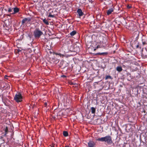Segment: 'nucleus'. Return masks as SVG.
Wrapping results in <instances>:
<instances>
[{"mask_svg":"<svg viewBox=\"0 0 147 147\" xmlns=\"http://www.w3.org/2000/svg\"><path fill=\"white\" fill-rule=\"evenodd\" d=\"M88 147H96L95 143L92 141L90 140L88 143Z\"/></svg>","mask_w":147,"mask_h":147,"instance_id":"obj_4","label":"nucleus"},{"mask_svg":"<svg viewBox=\"0 0 147 147\" xmlns=\"http://www.w3.org/2000/svg\"><path fill=\"white\" fill-rule=\"evenodd\" d=\"M49 17L53 18L54 17V16L52 15L50 13L49 16Z\"/></svg>","mask_w":147,"mask_h":147,"instance_id":"obj_20","label":"nucleus"},{"mask_svg":"<svg viewBox=\"0 0 147 147\" xmlns=\"http://www.w3.org/2000/svg\"><path fill=\"white\" fill-rule=\"evenodd\" d=\"M62 77H66V76L65 75H63L62 76Z\"/></svg>","mask_w":147,"mask_h":147,"instance_id":"obj_29","label":"nucleus"},{"mask_svg":"<svg viewBox=\"0 0 147 147\" xmlns=\"http://www.w3.org/2000/svg\"><path fill=\"white\" fill-rule=\"evenodd\" d=\"M15 51H16V52H17H17H18V54H20V53L21 52V51H20V50H16Z\"/></svg>","mask_w":147,"mask_h":147,"instance_id":"obj_21","label":"nucleus"},{"mask_svg":"<svg viewBox=\"0 0 147 147\" xmlns=\"http://www.w3.org/2000/svg\"><path fill=\"white\" fill-rule=\"evenodd\" d=\"M13 9L14 12L11 13L12 14H15L16 13L18 12L19 11V9L16 7L14 8Z\"/></svg>","mask_w":147,"mask_h":147,"instance_id":"obj_8","label":"nucleus"},{"mask_svg":"<svg viewBox=\"0 0 147 147\" xmlns=\"http://www.w3.org/2000/svg\"><path fill=\"white\" fill-rule=\"evenodd\" d=\"M98 48V46H97V48Z\"/></svg>","mask_w":147,"mask_h":147,"instance_id":"obj_33","label":"nucleus"},{"mask_svg":"<svg viewBox=\"0 0 147 147\" xmlns=\"http://www.w3.org/2000/svg\"><path fill=\"white\" fill-rule=\"evenodd\" d=\"M138 107H140L141 106V104L140 102H138Z\"/></svg>","mask_w":147,"mask_h":147,"instance_id":"obj_22","label":"nucleus"},{"mask_svg":"<svg viewBox=\"0 0 147 147\" xmlns=\"http://www.w3.org/2000/svg\"><path fill=\"white\" fill-rule=\"evenodd\" d=\"M127 8H130V7L129 5H128L127 7Z\"/></svg>","mask_w":147,"mask_h":147,"instance_id":"obj_27","label":"nucleus"},{"mask_svg":"<svg viewBox=\"0 0 147 147\" xmlns=\"http://www.w3.org/2000/svg\"><path fill=\"white\" fill-rule=\"evenodd\" d=\"M8 11L9 12H12V9L10 8H9L8 10Z\"/></svg>","mask_w":147,"mask_h":147,"instance_id":"obj_23","label":"nucleus"},{"mask_svg":"<svg viewBox=\"0 0 147 147\" xmlns=\"http://www.w3.org/2000/svg\"><path fill=\"white\" fill-rule=\"evenodd\" d=\"M142 55H147V50L146 49L144 51H143Z\"/></svg>","mask_w":147,"mask_h":147,"instance_id":"obj_13","label":"nucleus"},{"mask_svg":"<svg viewBox=\"0 0 147 147\" xmlns=\"http://www.w3.org/2000/svg\"><path fill=\"white\" fill-rule=\"evenodd\" d=\"M43 22L47 25H49V23L47 21L46 19H44L43 20Z\"/></svg>","mask_w":147,"mask_h":147,"instance_id":"obj_17","label":"nucleus"},{"mask_svg":"<svg viewBox=\"0 0 147 147\" xmlns=\"http://www.w3.org/2000/svg\"><path fill=\"white\" fill-rule=\"evenodd\" d=\"M122 68L121 66H118L116 67V70L118 72H121L122 70Z\"/></svg>","mask_w":147,"mask_h":147,"instance_id":"obj_10","label":"nucleus"},{"mask_svg":"<svg viewBox=\"0 0 147 147\" xmlns=\"http://www.w3.org/2000/svg\"><path fill=\"white\" fill-rule=\"evenodd\" d=\"M65 147H69L68 146H65Z\"/></svg>","mask_w":147,"mask_h":147,"instance_id":"obj_31","label":"nucleus"},{"mask_svg":"<svg viewBox=\"0 0 147 147\" xmlns=\"http://www.w3.org/2000/svg\"><path fill=\"white\" fill-rule=\"evenodd\" d=\"M66 56V57H67L68 56Z\"/></svg>","mask_w":147,"mask_h":147,"instance_id":"obj_32","label":"nucleus"},{"mask_svg":"<svg viewBox=\"0 0 147 147\" xmlns=\"http://www.w3.org/2000/svg\"><path fill=\"white\" fill-rule=\"evenodd\" d=\"M47 105V102H45L44 103V106L45 107H46Z\"/></svg>","mask_w":147,"mask_h":147,"instance_id":"obj_24","label":"nucleus"},{"mask_svg":"<svg viewBox=\"0 0 147 147\" xmlns=\"http://www.w3.org/2000/svg\"><path fill=\"white\" fill-rule=\"evenodd\" d=\"M91 109V113L92 114H94L96 111V109L94 107H92Z\"/></svg>","mask_w":147,"mask_h":147,"instance_id":"obj_11","label":"nucleus"},{"mask_svg":"<svg viewBox=\"0 0 147 147\" xmlns=\"http://www.w3.org/2000/svg\"><path fill=\"white\" fill-rule=\"evenodd\" d=\"M4 131L5 132L4 136H6V134H7L8 132V128L7 127H6L5 128Z\"/></svg>","mask_w":147,"mask_h":147,"instance_id":"obj_12","label":"nucleus"},{"mask_svg":"<svg viewBox=\"0 0 147 147\" xmlns=\"http://www.w3.org/2000/svg\"><path fill=\"white\" fill-rule=\"evenodd\" d=\"M52 59H51V61L54 63H58L59 61V60L57 58H56L55 56H54L53 57H52Z\"/></svg>","mask_w":147,"mask_h":147,"instance_id":"obj_6","label":"nucleus"},{"mask_svg":"<svg viewBox=\"0 0 147 147\" xmlns=\"http://www.w3.org/2000/svg\"><path fill=\"white\" fill-rule=\"evenodd\" d=\"M63 135L65 137H67L68 136V133L66 131H64L63 133Z\"/></svg>","mask_w":147,"mask_h":147,"instance_id":"obj_15","label":"nucleus"},{"mask_svg":"<svg viewBox=\"0 0 147 147\" xmlns=\"http://www.w3.org/2000/svg\"><path fill=\"white\" fill-rule=\"evenodd\" d=\"M48 54L49 55H52V54H53V55H54V54H56V55H61L60 54V55H59L57 53H55L54 52H52V51H49V52L48 53Z\"/></svg>","mask_w":147,"mask_h":147,"instance_id":"obj_14","label":"nucleus"},{"mask_svg":"<svg viewBox=\"0 0 147 147\" xmlns=\"http://www.w3.org/2000/svg\"><path fill=\"white\" fill-rule=\"evenodd\" d=\"M109 79H112L111 77V76L109 75L106 76L105 78V79L106 80H107Z\"/></svg>","mask_w":147,"mask_h":147,"instance_id":"obj_18","label":"nucleus"},{"mask_svg":"<svg viewBox=\"0 0 147 147\" xmlns=\"http://www.w3.org/2000/svg\"><path fill=\"white\" fill-rule=\"evenodd\" d=\"M113 8H111L108 10L107 11V15H109L111 14L112 12H113Z\"/></svg>","mask_w":147,"mask_h":147,"instance_id":"obj_7","label":"nucleus"},{"mask_svg":"<svg viewBox=\"0 0 147 147\" xmlns=\"http://www.w3.org/2000/svg\"><path fill=\"white\" fill-rule=\"evenodd\" d=\"M51 147H55V146L54 145H53L51 146Z\"/></svg>","mask_w":147,"mask_h":147,"instance_id":"obj_30","label":"nucleus"},{"mask_svg":"<svg viewBox=\"0 0 147 147\" xmlns=\"http://www.w3.org/2000/svg\"><path fill=\"white\" fill-rule=\"evenodd\" d=\"M14 100L17 102H21L22 100V96L20 93L16 94L14 97Z\"/></svg>","mask_w":147,"mask_h":147,"instance_id":"obj_2","label":"nucleus"},{"mask_svg":"<svg viewBox=\"0 0 147 147\" xmlns=\"http://www.w3.org/2000/svg\"><path fill=\"white\" fill-rule=\"evenodd\" d=\"M97 54H98V55H103V54L107 55L108 54H107V53L106 52V53H98Z\"/></svg>","mask_w":147,"mask_h":147,"instance_id":"obj_19","label":"nucleus"},{"mask_svg":"<svg viewBox=\"0 0 147 147\" xmlns=\"http://www.w3.org/2000/svg\"><path fill=\"white\" fill-rule=\"evenodd\" d=\"M142 44L143 45H145L146 44V43L144 42H143Z\"/></svg>","mask_w":147,"mask_h":147,"instance_id":"obj_26","label":"nucleus"},{"mask_svg":"<svg viewBox=\"0 0 147 147\" xmlns=\"http://www.w3.org/2000/svg\"><path fill=\"white\" fill-rule=\"evenodd\" d=\"M30 20H31L29 18H25L22 20V24H23L26 22H30Z\"/></svg>","mask_w":147,"mask_h":147,"instance_id":"obj_5","label":"nucleus"},{"mask_svg":"<svg viewBox=\"0 0 147 147\" xmlns=\"http://www.w3.org/2000/svg\"><path fill=\"white\" fill-rule=\"evenodd\" d=\"M97 141L105 142L108 145H110L113 143L112 137L110 136H107L99 138L96 139Z\"/></svg>","mask_w":147,"mask_h":147,"instance_id":"obj_1","label":"nucleus"},{"mask_svg":"<svg viewBox=\"0 0 147 147\" xmlns=\"http://www.w3.org/2000/svg\"><path fill=\"white\" fill-rule=\"evenodd\" d=\"M76 33V32L75 31H73L70 33V34L71 36L74 35Z\"/></svg>","mask_w":147,"mask_h":147,"instance_id":"obj_16","label":"nucleus"},{"mask_svg":"<svg viewBox=\"0 0 147 147\" xmlns=\"http://www.w3.org/2000/svg\"><path fill=\"white\" fill-rule=\"evenodd\" d=\"M77 13H78L79 16H81L83 15V13L81 9H79L77 10Z\"/></svg>","mask_w":147,"mask_h":147,"instance_id":"obj_9","label":"nucleus"},{"mask_svg":"<svg viewBox=\"0 0 147 147\" xmlns=\"http://www.w3.org/2000/svg\"><path fill=\"white\" fill-rule=\"evenodd\" d=\"M146 56H144V55H143V56H141L142 58H144L146 57Z\"/></svg>","mask_w":147,"mask_h":147,"instance_id":"obj_25","label":"nucleus"},{"mask_svg":"<svg viewBox=\"0 0 147 147\" xmlns=\"http://www.w3.org/2000/svg\"><path fill=\"white\" fill-rule=\"evenodd\" d=\"M139 47V45H137L136 46V48H138V47Z\"/></svg>","mask_w":147,"mask_h":147,"instance_id":"obj_28","label":"nucleus"},{"mask_svg":"<svg viewBox=\"0 0 147 147\" xmlns=\"http://www.w3.org/2000/svg\"><path fill=\"white\" fill-rule=\"evenodd\" d=\"M34 35L35 37L39 38L42 34V32L40 30L36 29L34 32Z\"/></svg>","mask_w":147,"mask_h":147,"instance_id":"obj_3","label":"nucleus"},{"mask_svg":"<svg viewBox=\"0 0 147 147\" xmlns=\"http://www.w3.org/2000/svg\"><path fill=\"white\" fill-rule=\"evenodd\" d=\"M38 58H39L38 56Z\"/></svg>","mask_w":147,"mask_h":147,"instance_id":"obj_34","label":"nucleus"}]
</instances>
